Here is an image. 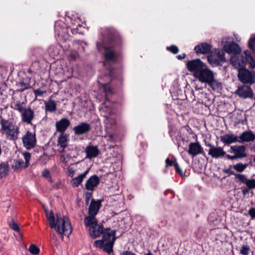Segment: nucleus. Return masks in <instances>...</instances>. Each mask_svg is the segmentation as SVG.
I'll use <instances>...</instances> for the list:
<instances>
[{
	"instance_id": "1",
	"label": "nucleus",
	"mask_w": 255,
	"mask_h": 255,
	"mask_svg": "<svg viewBox=\"0 0 255 255\" xmlns=\"http://www.w3.org/2000/svg\"><path fill=\"white\" fill-rule=\"evenodd\" d=\"M102 42L97 43V48L103 55V65L109 68V76H113V69L110 66L118 62L121 59L120 48L122 44V38L119 34L113 28H101Z\"/></svg>"
},
{
	"instance_id": "2",
	"label": "nucleus",
	"mask_w": 255,
	"mask_h": 255,
	"mask_svg": "<svg viewBox=\"0 0 255 255\" xmlns=\"http://www.w3.org/2000/svg\"><path fill=\"white\" fill-rule=\"evenodd\" d=\"M187 69L201 83H206L214 75L213 72L200 59L190 60L186 64Z\"/></svg>"
},
{
	"instance_id": "3",
	"label": "nucleus",
	"mask_w": 255,
	"mask_h": 255,
	"mask_svg": "<svg viewBox=\"0 0 255 255\" xmlns=\"http://www.w3.org/2000/svg\"><path fill=\"white\" fill-rule=\"evenodd\" d=\"M49 226L50 228L55 229L56 231L61 235L68 236L72 233V228L70 220L67 216L62 217L61 214L57 213L56 215V220L54 214H51L49 217Z\"/></svg>"
},
{
	"instance_id": "4",
	"label": "nucleus",
	"mask_w": 255,
	"mask_h": 255,
	"mask_svg": "<svg viewBox=\"0 0 255 255\" xmlns=\"http://www.w3.org/2000/svg\"><path fill=\"white\" fill-rule=\"evenodd\" d=\"M0 131L5 137L10 140L18 138L19 128L11 120H6L0 117Z\"/></svg>"
},
{
	"instance_id": "5",
	"label": "nucleus",
	"mask_w": 255,
	"mask_h": 255,
	"mask_svg": "<svg viewBox=\"0 0 255 255\" xmlns=\"http://www.w3.org/2000/svg\"><path fill=\"white\" fill-rule=\"evenodd\" d=\"M84 224L86 227H89V232L90 236L93 239H96L100 236L103 232V225L98 224L97 219L92 220L89 223H87L86 220H84Z\"/></svg>"
},
{
	"instance_id": "6",
	"label": "nucleus",
	"mask_w": 255,
	"mask_h": 255,
	"mask_svg": "<svg viewBox=\"0 0 255 255\" xmlns=\"http://www.w3.org/2000/svg\"><path fill=\"white\" fill-rule=\"evenodd\" d=\"M228 39H229V38H224L221 42L224 51L233 55L240 54L241 49L238 44L234 41H228Z\"/></svg>"
},
{
	"instance_id": "7",
	"label": "nucleus",
	"mask_w": 255,
	"mask_h": 255,
	"mask_svg": "<svg viewBox=\"0 0 255 255\" xmlns=\"http://www.w3.org/2000/svg\"><path fill=\"white\" fill-rule=\"evenodd\" d=\"M102 200H98L97 201L92 199L88 209L89 215L86 217L84 220H86L87 223H89L92 220H95L96 216L98 213L99 211L102 206Z\"/></svg>"
},
{
	"instance_id": "8",
	"label": "nucleus",
	"mask_w": 255,
	"mask_h": 255,
	"mask_svg": "<svg viewBox=\"0 0 255 255\" xmlns=\"http://www.w3.org/2000/svg\"><path fill=\"white\" fill-rule=\"evenodd\" d=\"M238 77L239 80L244 84H253L255 82V77L248 69L243 68L238 70Z\"/></svg>"
},
{
	"instance_id": "9",
	"label": "nucleus",
	"mask_w": 255,
	"mask_h": 255,
	"mask_svg": "<svg viewBox=\"0 0 255 255\" xmlns=\"http://www.w3.org/2000/svg\"><path fill=\"white\" fill-rule=\"evenodd\" d=\"M23 146L27 149H30L34 147L36 143L35 133L27 131L22 138Z\"/></svg>"
},
{
	"instance_id": "10",
	"label": "nucleus",
	"mask_w": 255,
	"mask_h": 255,
	"mask_svg": "<svg viewBox=\"0 0 255 255\" xmlns=\"http://www.w3.org/2000/svg\"><path fill=\"white\" fill-rule=\"evenodd\" d=\"M102 110L104 112L107 113L104 115V117L105 118L104 121L105 123L107 125H110L111 126L115 125L116 124V120L112 116L115 114V110L111 108H109L107 103H105L103 106Z\"/></svg>"
},
{
	"instance_id": "11",
	"label": "nucleus",
	"mask_w": 255,
	"mask_h": 255,
	"mask_svg": "<svg viewBox=\"0 0 255 255\" xmlns=\"http://www.w3.org/2000/svg\"><path fill=\"white\" fill-rule=\"evenodd\" d=\"M245 150L246 147L244 145L232 146L230 148V151L234 154V156H231L228 155V157L230 158L245 157L246 156Z\"/></svg>"
},
{
	"instance_id": "12",
	"label": "nucleus",
	"mask_w": 255,
	"mask_h": 255,
	"mask_svg": "<svg viewBox=\"0 0 255 255\" xmlns=\"http://www.w3.org/2000/svg\"><path fill=\"white\" fill-rule=\"evenodd\" d=\"M235 93L241 98H246L252 97L253 92L251 88L248 86L243 85L239 87L235 92Z\"/></svg>"
},
{
	"instance_id": "13",
	"label": "nucleus",
	"mask_w": 255,
	"mask_h": 255,
	"mask_svg": "<svg viewBox=\"0 0 255 255\" xmlns=\"http://www.w3.org/2000/svg\"><path fill=\"white\" fill-rule=\"evenodd\" d=\"M91 129V126L85 122L81 123L73 128V131L76 135H82L88 133Z\"/></svg>"
},
{
	"instance_id": "14",
	"label": "nucleus",
	"mask_w": 255,
	"mask_h": 255,
	"mask_svg": "<svg viewBox=\"0 0 255 255\" xmlns=\"http://www.w3.org/2000/svg\"><path fill=\"white\" fill-rule=\"evenodd\" d=\"M188 153L193 157L199 154H205L202 147L198 142H191L190 143Z\"/></svg>"
},
{
	"instance_id": "15",
	"label": "nucleus",
	"mask_w": 255,
	"mask_h": 255,
	"mask_svg": "<svg viewBox=\"0 0 255 255\" xmlns=\"http://www.w3.org/2000/svg\"><path fill=\"white\" fill-rule=\"evenodd\" d=\"M21 120L23 122L27 124H31L32 121L34 118V111L30 108L25 109L24 111L21 113Z\"/></svg>"
},
{
	"instance_id": "16",
	"label": "nucleus",
	"mask_w": 255,
	"mask_h": 255,
	"mask_svg": "<svg viewBox=\"0 0 255 255\" xmlns=\"http://www.w3.org/2000/svg\"><path fill=\"white\" fill-rule=\"evenodd\" d=\"M245 60L243 57L240 56L239 54L232 56L231 63L238 70L239 68H243L245 66Z\"/></svg>"
},
{
	"instance_id": "17",
	"label": "nucleus",
	"mask_w": 255,
	"mask_h": 255,
	"mask_svg": "<svg viewBox=\"0 0 255 255\" xmlns=\"http://www.w3.org/2000/svg\"><path fill=\"white\" fill-rule=\"evenodd\" d=\"M100 183V179L96 175L91 176L86 181L85 188L88 190L93 191Z\"/></svg>"
},
{
	"instance_id": "18",
	"label": "nucleus",
	"mask_w": 255,
	"mask_h": 255,
	"mask_svg": "<svg viewBox=\"0 0 255 255\" xmlns=\"http://www.w3.org/2000/svg\"><path fill=\"white\" fill-rule=\"evenodd\" d=\"M70 125V121L67 118H63L56 123L55 127L58 132L63 133Z\"/></svg>"
},
{
	"instance_id": "19",
	"label": "nucleus",
	"mask_w": 255,
	"mask_h": 255,
	"mask_svg": "<svg viewBox=\"0 0 255 255\" xmlns=\"http://www.w3.org/2000/svg\"><path fill=\"white\" fill-rule=\"evenodd\" d=\"M208 154L212 157L218 158L225 156L226 152L221 147H212L208 151Z\"/></svg>"
},
{
	"instance_id": "20",
	"label": "nucleus",
	"mask_w": 255,
	"mask_h": 255,
	"mask_svg": "<svg viewBox=\"0 0 255 255\" xmlns=\"http://www.w3.org/2000/svg\"><path fill=\"white\" fill-rule=\"evenodd\" d=\"M238 136L233 133L226 134L220 136L221 141L225 144H230L239 142Z\"/></svg>"
},
{
	"instance_id": "21",
	"label": "nucleus",
	"mask_w": 255,
	"mask_h": 255,
	"mask_svg": "<svg viewBox=\"0 0 255 255\" xmlns=\"http://www.w3.org/2000/svg\"><path fill=\"white\" fill-rule=\"evenodd\" d=\"M217 56L218 59H216L213 57L208 58V61L211 64L219 65L220 62L224 63L226 61L224 52L222 50H218Z\"/></svg>"
},
{
	"instance_id": "22",
	"label": "nucleus",
	"mask_w": 255,
	"mask_h": 255,
	"mask_svg": "<svg viewBox=\"0 0 255 255\" xmlns=\"http://www.w3.org/2000/svg\"><path fill=\"white\" fill-rule=\"evenodd\" d=\"M238 138L239 142H250L255 139V135L251 131H246L243 132Z\"/></svg>"
},
{
	"instance_id": "23",
	"label": "nucleus",
	"mask_w": 255,
	"mask_h": 255,
	"mask_svg": "<svg viewBox=\"0 0 255 255\" xmlns=\"http://www.w3.org/2000/svg\"><path fill=\"white\" fill-rule=\"evenodd\" d=\"M211 49V46L207 43H202L197 45L194 47V50L197 53L207 54Z\"/></svg>"
},
{
	"instance_id": "24",
	"label": "nucleus",
	"mask_w": 255,
	"mask_h": 255,
	"mask_svg": "<svg viewBox=\"0 0 255 255\" xmlns=\"http://www.w3.org/2000/svg\"><path fill=\"white\" fill-rule=\"evenodd\" d=\"M86 158H96L99 153V150L96 146L89 145L85 149Z\"/></svg>"
},
{
	"instance_id": "25",
	"label": "nucleus",
	"mask_w": 255,
	"mask_h": 255,
	"mask_svg": "<svg viewBox=\"0 0 255 255\" xmlns=\"http://www.w3.org/2000/svg\"><path fill=\"white\" fill-rule=\"evenodd\" d=\"M116 233V230H111L110 228H107L106 229H103V232L102 234L103 235V240L104 241H111L110 239L113 237H116L115 236Z\"/></svg>"
},
{
	"instance_id": "26",
	"label": "nucleus",
	"mask_w": 255,
	"mask_h": 255,
	"mask_svg": "<svg viewBox=\"0 0 255 255\" xmlns=\"http://www.w3.org/2000/svg\"><path fill=\"white\" fill-rule=\"evenodd\" d=\"M176 160H165L166 166H174L176 170V172L178 173L180 175L183 176L184 173L182 171V168H184L183 165L179 166V165L175 162Z\"/></svg>"
},
{
	"instance_id": "27",
	"label": "nucleus",
	"mask_w": 255,
	"mask_h": 255,
	"mask_svg": "<svg viewBox=\"0 0 255 255\" xmlns=\"http://www.w3.org/2000/svg\"><path fill=\"white\" fill-rule=\"evenodd\" d=\"M68 137L65 133H61L58 137L57 145L62 148H65L68 145Z\"/></svg>"
},
{
	"instance_id": "28",
	"label": "nucleus",
	"mask_w": 255,
	"mask_h": 255,
	"mask_svg": "<svg viewBox=\"0 0 255 255\" xmlns=\"http://www.w3.org/2000/svg\"><path fill=\"white\" fill-rule=\"evenodd\" d=\"M89 172V170H86L83 173L79 175L78 176L73 178L71 181V184L73 187H78L82 182L83 179Z\"/></svg>"
},
{
	"instance_id": "29",
	"label": "nucleus",
	"mask_w": 255,
	"mask_h": 255,
	"mask_svg": "<svg viewBox=\"0 0 255 255\" xmlns=\"http://www.w3.org/2000/svg\"><path fill=\"white\" fill-rule=\"evenodd\" d=\"M116 239L117 237H113L111 241H109V242L104 244L102 248L105 252L108 253V255H110L113 252V246Z\"/></svg>"
},
{
	"instance_id": "30",
	"label": "nucleus",
	"mask_w": 255,
	"mask_h": 255,
	"mask_svg": "<svg viewBox=\"0 0 255 255\" xmlns=\"http://www.w3.org/2000/svg\"><path fill=\"white\" fill-rule=\"evenodd\" d=\"M206 83H207L213 90H218L222 88L221 83L215 79L214 75Z\"/></svg>"
},
{
	"instance_id": "31",
	"label": "nucleus",
	"mask_w": 255,
	"mask_h": 255,
	"mask_svg": "<svg viewBox=\"0 0 255 255\" xmlns=\"http://www.w3.org/2000/svg\"><path fill=\"white\" fill-rule=\"evenodd\" d=\"M9 171V167L7 163L2 162L0 163V178H5L8 175Z\"/></svg>"
},
{
	"instance_id": "32",
	"label": "nucleus",
	"mask_w": 255,
	"mask_h": 255,
	"mask_svg": "<svg viewBox=\"0 0 255 255\" xmlns=\"http://www.w3.org/2000/svg\"><path fill=\"white\" fill-rule=\"evenodd\" d=\"M46 111L53 112L56 110V104L54 101L49 100L45 103Z\"/></svg>"
},
{
	"instance_id": "33",
	"label": "nucleus",
	"mask_w": 255,
	"mask_h": 255,
	"mask_svg": "<svg viewBox=\"0 0 255 255\" xmlns=\"http://www.w3.org/2000/svg\"><path fill=\"white\" fill-rule=\"evenodd\" d=\"M248 46L253 52H255V34L251 35L248 42Z\"/></svg>"
},
{
	"instance_id": "34",
	"label": "nucleus",
	"mask_w": 255,
	"mask_h": 255,
	"mask_svg": "<svg viewBox=\"0 0 255 255\" xmlns=\"http://www.w3.org/2000/svg\"><path fill=\"white\" fill-rule=\"evenodd\" d=\"M25 104L24 102H21L19 101H17L15 104V110L18 111L20 113H22L24 110L26 109L25 108Z\"/></svg>"
},
{
	"instance_id": "35",
	"label": "nucleus",
	"mask_w": 255,
	"mask_h": 255,
	"mask_svg": "<svg viewBox=\"0 0 255 255\" xmlns=\"http://www.w3.org/2000/svg\"><path fill=\"white\" fill-rule=\"evenodd\" d=\"M17 85L20 87L19 90L20 92H23L24 90L28 89L30 86L29 83H25L23 81H20L18 82L17 84Z\"/></svg>"
},
{
	"instance_id": "36",
	"label": "nucleus",
	"mask_w": 255,
	"mask_h": 255,
	"mask_svg": "<svg viewBox=\"0 0 255 255\" xmlns=\"http://www.w3.org/2000/svg\"><path fill=\"white\" fill-rule=\"evenodd\" d=\"M9 226L10 228L15 232L20 233V228L18 226L17 224L14 222L13 219H11L9 223Z\"/></svg>"
},
{
	"instance_id": "37",
	"label": "nucleus",
	"mask_w": 255,
	"mask_h": 255,
	"mask_svg": "<svg viewBox=\"0 0 255 255\" xmlns=\"http://www.w3.org/2000/svg\"><path fill=\"white\" fill-rule=\"evenodd\" d=\"M29 252L34 255H36L39 253L40 249L34 244H31L29 248Z\"/></svg>"
},
{
	"instance_id": "38",
	"label": "nucleus",
	"mask_w": 255,
	"mask_h": 255,
	"mask_svg": "<svg viewBox=\"0 0 255 255\" xmlns=\"http://www.w3.org/2000/svg\"><path fill=\"white\" fill-rule=\"evenodd\" d=\"M247 166V164L239 163L234 166V168L238 172H242L245 169Z\"/></svg>"
},
{
	"instance_id": "39",
	"label": "nucleus",
	"mask_w": 255,
	"mask_h": 255,
	"mask_svg": "<svg viewBox=\"0 0 255 255\" xmlns=\"http://www.w3.org/2000/svg\"><path fill=\"white\" fill-rule=\"evenodd\" d=\"M235 179L237 180L238 182L244 184H246L248 179L245 175L241 174H236L235 175Z\"/></svg>"
},
{
	"instance_id": "40",
	"label": "nucleus",
	"mask_w": 255,
	"mask_h": 255,
	"mask_svg": "<svg viewBox=\"0 0 255 255\" xmlns=\"http://www.w3.org/2000/svg\"><path fill=\"white\" fill-rule=\"evenodd\" d=\"M249 189H255V179H247L245 184Z\"/></svg>"
},
{
	"instance_id": "41",
	"label": "nucleus",
	"mask_w": 255,
	"mask_h": 255,
	"mask_svg": "<svg viewBox=\"0 0 255 255\" xmlns=\"http://www.w3.org/2000/svg\"><path fill=\"white\" fill-rule=\"evenodd\" d=\"M111 152V154L112 155V156L110 157V158H120L121 155L120 154L118 153V150L117 148H113L112 149H110Z\"/></svg>"
},
{
	"instance_id": "42",
	"label": "nucleus",
	"mask_w": 255,
	"mask_h": 255,
	"mask_svg": "<svg viewBox=\"0 0 255 255\" xmlns=\"http://www.w3.org/2000/svg\"><path fill=\"white\" fill-rule=\"evenodd\" d=\"M250 247L249 246H243L240 250V254L243 255H248L250 251Z\"/></svg>"
},
{
	"instance_id": "43",
	"label": "nucleus",
	"mask_w": 255,
	"mask_h": 255,
	"mask_svg": "<svg viewBox=\"0 0 255 255\" xmlns=\"http://www.w3.org/2000/svg\"><path fill=\"white\" fill-rule=\"evenodd\" d=\"M166 49L174 54H177L179 51L178 47L174 45H172L169 47H167Z\"/></svg>"
},
{
	"instance_id": "44",
	"label": "nucleus",
	"mask_w": 255,
	"mask_h": 255,
	"mask_svg": "<svg viewBox=\"0 0 255 255\" xmlns=\"http://www.w3.org/2000/svg\"><path fill=\"white\" fill-rule=\"evenodd\" d=\"M23 164V160H16L15 165H12V167H14L15 169H19L22 166Z\"/></svg>"
},
{
	"instance_id": "45",
	"label": "nucleus",
	"mask_w": 255,
	"mask_h": 255,
	"mask_svg": "<svg viewBox=\"0 0 255 255\" xmlns=\"http://www.w3.org/2000/svg\"><path fill=\"white\" fill-rule=\"evenodd\" d=\"M92 193L89 192H86L85 193V203L88 205L89 203V201L92 197Z\"/></svg>"
},
{
	"instance_id": "46",
	"label": "nucleus",
	"mask_w": 255,
	"mask_h": 255,
	"mask_svg": "<svg viewBox=\"0 0 255 255\" xmlns=\"http://www.w3.org/2000/svg\"><path fill=\"white\" fill-rule=\"evenodd\" d=\"M42 175L43 177H44L47 179H50V180H51V177L50 175V172H49V170H48L47 169H45L43 171Z\"/></svg>"
},
{
	"instance_id": "47",
	"label": "nucleus",
	"mask_w": 255,
	"mask_h": 255,
	"mask_svg": "<svg viewBox=\"0 0 255 255\" xmlns=\"http://www.w3.org/2000/svg\"><path fill=\"white\" fill-rule=\"evenodd\" d=\"M104 240H97L95 241L94 245L96 247H99L100 248H102L104 245Z\"/></svg>"
},
{
	"instance_id": "48",
	"label": "nucleus",
	"mask_w": 255,
	"mask_h": 255,
	"mask_svg": "<svg viewBox=\"0 0 255 255\" xmlns=\"http://www.w3.org/2000/svg\"><path fill=\"white\" fill-rule=\"evenodd\" d=\"M44 91H41V90L38 89L36 90H35L34 91V94L35 96V97H41L43 96V95L44 93Z\"/></svg>"
},
{
	"instance_id": "49",
	"label": "nucleus",
	"mask_w": 255,
	"mask_h": 255,
	"mask_svg": "<svg viewBox=\"0 0 255 255\" xmlns=\"http://www.w3.org/2000/svg\"><path fill=\"white\" fill-rule=\"evenodd\" d=\"M249 215L252 219L255 218V208H251L248 211Z\"/></svg>"
},
{
	"instance_id": "50",
	"label": "nucleus",
	"mask_w": 255,
	"mask_h": 255,
	"mask_svg": "<svg viewBox=\"0 0 255 255\" xmlns=\"http://www.w3.org/2000/svg\"><path fill=\"white\" fill-rule=\"evenodd\" d=\"M247 61H248L251 67L252 68H255V60L253 58V57L250 58V59L248 60Z\"/></svg>"
},
{
	"instance_id": "51",
	"label": "nucleus",
	"mask_w": 255,
	"mask_h": 255,
	"mask_svg": "<svg viewBox=\"0 0 255 255\" xmlns=\"http://www.w3.org/2000/svg\"><path fill=\"white\" fill-rule=\"evenodd\" d=\"M44 211H45V214H46V218H47L48 222H49V218L50 216H51V213H53L52 210H51L49 212L48 209L46 208L45 207H44Z\"/></svg>"
},
{
	"instance_id": "52",
	"label": "nucleus",
	"mask_w": 255,
	"mask_h": 255,
	"mask_svg": "<svg viewBox=\"0 0 255 255\" xmlns=\"http://www.w3.org/2000/svg\"><path fill=\"white\" fill-rule=\"evenodd\" d=\"M244 54L245 55V61L249 60L250 59V58L252 57L251 55V52L249 50H245L244 51Z\"/></svg>"
},
{
	"instance_id": "53",
	"label": "nucleus",
	"mask_w": 255,
	"mask_h": 255,
	"mask_svg": "<svg viewBox=\"0 0 255 255\" xmlns=\"http://www.w3.org/2000/svg\"><path fill=\"white\" fill-rule=\"evenodd\" d=\"M75 173V170L73 169L72 168L68 167V175L69 176L72 177Z\"/></svg>"
},
{
	"instance_id": "54",
	"label": "nucleus",
	"mask_w": 255,
	"mask_h": 255,
	"mask_svg": "<svg viewBox=\"0 0 255 255\" xmlns=\"http://www.w3.org/2000/svg\"><path fill=\"white\" fill-rule=\"evenodd\" d=\"M121 255H136L134 253L128 251H124L122 254Z\"/></svg>"
},
{
	"instance_id": "55",
	"label": "nucleus",
	"mask_w": 255,
	"mask_h": 255,
	"mask_svg": "<svg viewBox=\"0 0 255 255\" xmlns=\"http://www.w3.org/2000/svg\"><path fill=\"white\" fill-rule=\"evenodd\" d=\"M223 171L224 172V173H227L229 175H231V174H233V171H232L231 170V169H230V168H229L228 169H223Z\"/></svg>"
},
{
	"instance_id": "56",
	"label": "nucleus",
	"mask_w": 255,
	"mask_h": 255,
	"mask_svg": "<svg viewBox=\"0 0 255 255\" xmlns=\"http://www.w3.org/2000/svg\"><path fill=\"white\" fill-rule=\"evenodd\" d=\"M186 56V54L185 53H182L181 55H177L176 57L178 60H182L185 58Z\"/></svg>"
},
{
	"instance_id": "57",
	"label": "nucleus",
	"mask_w": 255,
	"mask_h": 255,
	"mask_svg": "<svg viewBox=\"0 0 255 255\" xmlns=\"http://www.w3.org/2000/svg\"><path fill=\"white\" fill-rule=\"evenodd\" d=\"M23 155L25 158V159H29L30 158L31 154L28 152H24L23 153Z\"/></svg>"
},
{
	"instance_id": "58",
	"label": "nucleus",
	"mask_w": 255,
	"mask_h": 255,
	"mask_svg": "<svg viewBox=\"0 0 255 255\" xmlns=\"http://www.w3.org/2000/svg\"><path fill=\"white\" fill-rule=\"evenodd\" d=\"M77 56V54L71 53L69 55V57L72 60H75Z\"/></svg>"
},
{
	"instance_id": "59",
	"label": "nucleus",
	"mask_w": 255,
	"mask_h": 255,
	"mask_svg": "<svg viewBox=\"0 0 255 255\" xmlns=\"http://www.w3.org/2000/svg\"><path fill=\"white\" fill-rule=\"evenodd\" d=\"M250 189H249L248 188H245L243 190H242V193H243V194L244 195V196H246V194L249 192V190Z\"/></svg>"
},
{
	"instance_id": "60",
	"label": "nucleus",
	"mask_w": 255,
	"mask_h": 255,
	"mask_svg": "<svg viewBox=\"0 0 255 255\" xmlns=\"http://www.w3.org/2000/svg\"><path fill=\"white\" fill-rule=\"evenodd\" d=\"M105 90L106 92H109L111 93V92H112V88H111V87H106L105 88Z\"/></svg>"
},
{
	"instance_id": "61",
	"label": "nucleus",
	"mask_w": 255,
	"mask_h": 255,
	"mask_svg": "<svg viewBox=\"0 0 255 255\" xmlns=\"http://www.w3.org/2000/svg\"><path fill=\"white\" fill-rule=\"evenodd\" d=\"M29 160H25V163L24 165V168H27L29 166Z\"/></svg>"
},
{
	"instance_id": "62",
	"label": "nucleus",
	"mask_w": 255,
	"mask_h": 255,
	"mask_svg": "<svg viewBox=\"0 0 255 255\" xmlns=\"http://www.w3.org/2000/svg\"><path fill=\"white\" fill-rule=\"evenodd\" d=\"M206 145L207 146H208L210 147V148H212V147H214L215 146L212 145V144H211L210 143H209V142H206Z\"/></svg>"
},
{
	"instance_id": "63",
	"label": "nucleus",
	"mask_w": 255,
	"mask_h": 255,
	"mask_svg": "<svg viewBox=\"0 0 255 255\" xmlns=\"http://www.w3.org/2000/svg\"><path fill=\"white\" fill-rule=\"evenodd\" d=\"M200 163V160H194V164H199Z\"/></svg>"
},
{
	"instance_id": "64",
	"label": "nucleus",
	"mask_w": 255,
	"mask_h": 255,
	"mask_svg": "<svg viewBox=\"0 0 255 255\" xmlns=\"http://www.w3.org/2000/svg\"><path fill=\"white\" fill-rule=\"evenodd\" d=\"M54 49V47L53 46H51L50 48H49V50H51L52 49Z\"/></svg>"
}]
</instances>
